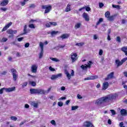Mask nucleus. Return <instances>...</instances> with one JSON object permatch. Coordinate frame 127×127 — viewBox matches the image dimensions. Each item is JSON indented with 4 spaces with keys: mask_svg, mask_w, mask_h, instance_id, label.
<instances>
[{
    "mask_svg": "<svg viewBox=\"0 0 127 127\" xmlns=\"http://www.w3.org/2000/svg\"><path fill=\"white\" fill-rule=\"evenodd\" d=\"M118 97H119V94L117 93L111 94L97 99L95 102V104L100 106L104 103H110V102H113L114 100H116Z\"/></svg>",
    "mask_w": 127,
    "mask_h": 127,
    "instance_id": "f257e3e1",
    "label": "nucleus"
},
{
    "mask_svg": "<svg viewBox=\"0 0 127 127\" xmlns=\"http://www.w3.org/2000/svg\"><path fill=\"white\" fill-rule=\"evenodd\" d=\"M51 90V88H49L47 91L40 88H31L30 89V93L32 94H37L38 95H45L48 94Z\"/></svg>",
    "mask_w": 127,
    "mask_h": 127,
    "instance_id": "f03ea898",
    "label": "nucleus"
},
{
    "mask_svg": "<svg viewBox=\"0 0 127 127\" xmlns=\"http://www.w3.org/2000/svg\"><path fill=\"white\" fill-rule=\"evenodd\" d=\"M4 90L5 92H6V93L13 92V91H15V87L13 86V87H9V88L3 87L0 89V94H3Z\"/></svg>",
    "mask_w": 127,
    "mask_h": 127,
    "instance_id": "7ed1b4c3",
    "label": "nucleus"
},
{
    "mask_svg": "<svg viewBox=\"0 0 127 127\" xmlns=\"http://www.w3.org/2000/svg\"><path fill=\"white\" fill-rule=\"evenodd\" d=\"M127 60V58H125L121 60V61H120V60H116L115 61V64L117 66V67L119 68L120 66H122V65H123V64H124V63H125V62H126Z\"/></svg>",
    "mask_w": 127,
    "mask_h": 127,
    "instance_id": "20e7f679",
    "label": "nucleus"
},
{
    "mask_svg": "<svg viewBox=\"0 0 127 127\" xmlns=\"http://www.w3.org/2000/svg\"><path fill=\"white\" fill-rule=\"evenodd\" d=\"M11 72L12 73V75L13 76V80L15 82L17 78H18V75H17V71L14 68H12L10 69Z\"/></svg>",
    "mask_w": 127,
    "mask_h": 127,
    "instance_id": "39448f33",
    "label": "nucleus"
},
{
    "mask_svg": "<svg viewBox=\"0 0 127 127\" xmlns=\"http://www.w3.org/2000/svg\"><path fill=\"white\" fill-rule=\"evenodd\" d=\"M42 9H46L45 11V13H48L50 12V10L52 9V6L51 5H43L42 6Z\"/></svg>",
    "mask_w": 127,
    "mask_h": 127,
    "instance_id": "423d86ee",
    "label": "nucleus"
},
{
    "mask_svg": "<svg viewBox=\"0 0 127 127\" xmlns=\"http://www.w3.org/2000/svg\"><path fill=\"white\" fill-rule=\"evenodd\" d=\"M64 73L66 75V77H67L68 80H70V79H71V76H74V72L73 70H72L70 74V73H69L68 70H67V69H64Z\"/></svg>",
    "mask_w": 127,
    "mask_h": 127,
    "instance_id": "0eeeda50",
    "label": "nucleus"
},
{
    "mask_svg": "<svg viewBox=\"0 0 127 127\" xmlns=\"http://www.w3.org/2000/svg\"><path fill=\"white\" fill-rule=\"evenodd\" d=\"M92 64H93V63L92 61H89L87 63V64H85V65L82 64L81 66V68L83 69V70H86L87 68H91V66L92 65Z\"/></svg>",
    "mask_w": 127,
    "mask_h": 127,
    "instance_id": "6e6552de",
    "label": "nucleus"
},
{
    "mask_svg": "<svg viewBox=\"0 0 127 127\" xmlns=\"http://www.w3.org/2000/svg\"><path fill=\"white\" fill-rule=\"evenodd\" d=\"M77 56H78V55H77L76 53H72L71 54V59L72 60V63H74V62H75V61H76L77 59Z\"/></svg>",
    "mask_w": 127,
    "mask_h": 127,
    "instance_id": "1a4fd4ad",
    "label": "nucleus"
},
{
    "mask_svg": "<svg viewBox=\"0 0 127 127\" xmlns=\"http://www.w3.org/2000/svg\"><path fill=\"white\" fill-rule=\"evenodd\" d=\"M62 77V73H59L58 74L53 75L51 77V80H56L58 78H61Z\"/></svg>",
    "mask_w": 127,
    "mask_h": 127,
    "instance_id": "9d476101",
    "label": "nucleus"
},
{
    "mask_svg": "<svg viewBox=\"0 0 127 127\" xmlns=\"http://www.w3.org/2000/svg\"><path fill=\"white\" fill-rule=\"evenodd\" d=\"M82 16L83 18L85 19V21H89L90 20V18L89 17V15H88V13L84 12L82 14Z\"/></svg>",
    "mask_w": 127,
    "mask_h": 127,
    "instance_id": "9b49d317",
    "label": "nucleus"
},
{
    "mask_svg": "<svg viewBox=\"0 0 127 127\" xmlns=\"http://www.w3.org/2000/svg\"><path fill=\"white\" fill-rule=\"evenodd\" d=\"M115 74V72H112L109 74L107 75V77L105 78L106 81H108V80H110V79H113L114 78V75Z\"/></svg>",
    "mask_w": 127,
    "mask_h": 127,
    "instance_id": "f8f14e48",
    "label": "nucleus"
},
{
    "mask_svg": "<svg viewBox=\"0 0 127 127\" xmlns=\"http://www.w3.org/2000/svg\"><path fill=\"white\" fill-rule=\"evenodd\" d=\"M95 79H98V76L97 75H91L84 78L85 81L87 80H95Z\"/></svg>",
    "mask_w": 127,
    "mask_h": 127,
    "instance_id": "ddd939ff",
    "label": "nucleus"
},
{
    "mask_svg": "<svg viewBox=\"0 0 127 127\" xmlns=\"http://www.w3.org/2000/svg\"><path fill=\"white\" fill-rule=\"evenodd\" d=\"M6 32L8 34H16L17 33V30H12V29L7 30Z\"/></svg>",
    "mask_w": 127,
    "mask_h": 127,
    "instance_id": "4468645a",
    "label": "nucleus"
},
{
    "mask_svg": "<svg viewBox=\"0 0 127 127\" xmlns=\"http://www.w3.org/2000/svg\"><path fill=\"white\" fill-rule=\"evenodd\" d=\"M108 88H109V82H106L103 83L102 85V89L105 91V90H107Z\"/></svg>",
    "mask_w": 127,
    "mask_h": 127,
    "instance_id": "2eb2a0df",
    "label": "nucleus"
},
{
    "mask_svg": "<svg viewBox=\"0 0 127 127\" xmlns=\"http://www.w3.org/2000/svg\"><path fill=\"white\" fill-rule=\"evenodd\" d=\"M121 115H122V116L124 117L126 116H127V111L126 109H122L120 111Z\"/></svg>",
    "mask_w": 127,
    "mask_h": 127,
    "instance_id": "dca6fc26",
    "label": "nucleus"
},
{
    "mask_svg": "<svg viewBox=\"0 0 127 127\" xmlns=\"http://www.w3.org/2000/svg\"><path fill=\"white\" fill-rule=\"evenodd\" d=\"M31 71L32 73H36L37 72V66H36V65L34 64L31 67Z\"/></svg>",
    "mask_w": 127,
    "mask_h": 127,
    "instance_id": "f3484780",
    "label": "nucleus"
},
{
    "mask_svg": "<svg viewBox=\"0 0 127 127\" xmlns=\"http://www.w3.org/2000/svg\"><path fill=\"white\" fill-rule=\"evenodd\" d=\"M84 127H94V125L91 122H86L84 123Z\"/></svg>",
    "mask_w": 127,
    "mask_h": 127,
    "instance_id": "a211bd4d",
    "label": "nucleus"
},
{
    "mask_svg": "<svg viewBox=\"0 0 127 127\" xmlns=\"http://www.w3.org/2000/svg\"><path fill=\"white\" fill-rule=\"evenodd\" d=\"M31 106H32L34 107V108H35L36 109H37L38 108V103L36 102L35 101L31 102L30 103Z\"/></svg>",
    "mask_w": 127,
    "mask_h": 127,
    "instance_id": "6ab92c4d",
    "label": "nucleus"
},
{
    "mask_svg": "<svg viewBox=\"0 0 127 127\" xmlns=\"http://www.w3.org/2000/svg\"><path fill=\"white\" fill-rule=\"evenodd\" d=\"M69 36L70 35H69V34H64L60 36V38H62L63 40V39H66L68 38Z\"/></svg>",
    "mask_w": 127,
    "mask_h": 127,
    "instance_id": "aec40b11",
    "label": "nucleus"
},
{
    "mask_svg": "<svg viewBox=\"0 0 127 127\" xmlns=\"http://www.w3.org/2000/svg\"><path fill=\"white\" fill-rule=\"evenodd\" d=\"M86 9V11H90L91 8L90 7H82L79 9V11L83 10V9Z\"/></svg>",
    "mask_w": 127,
    "mask_h": 127,
    "instance_id": "412c9836",
    "label": "nucleus"
},
{
    "mask_svg": "<svg viewBox=\"0 0 127 127\" xmlns=\"http://www.w3.org/2000/svg\"><path fill=\"white\" fill-rule=\"evenodd\" d=\"M8 3V0H4L0 3L1 6H4Z\"/></svg>",
    "mask_w": 127,
    "mask_h": 127,
    "instance_id": "4be33fe9",
    "label": "nucleus"
},
{
    "mask_svg": "<svg viewBox=\"0 0 127 127\" xmlns=\"http://www.w3.org/2000/svg\"><path fill=\"white\" fill-rule=\"evenodd\" d=\"M65 11L66 12H68L69 11H71V5L68 4L66 7L65 8Z\"/></svg>",
    "mask_w": 127,
    "mask_h": 127,
    "instance_id": "5701e85b",
    "label": "nucleus"
},
{
    "mask_svg": "<svg viewBox=\"0 0 127 127\" xmlns=\"http://www.w3.org/2000/svg\"><path fill=\"white\" fill-rule=\"evenodd\" d=\"M27 26L26 25H25L24 27V33H23L22 34H21V35H24V34H26V33H28V32H27Z\"/></svg>",
    "mask_w": 127,
    "mask_h": 127,
    "instance_id": "b1692460",
    "label": "nucleus"
},
{
    "mask_svg": "<svg viewBox=\"0 0 127 127\" xmlns=\"http://www.w3.org/2000/svg\"><path fill=\"white\" fill-rule=\"evenodd\" d=\"M115 17H116V15L110 16L107 19L109 21H114Z\"/></svg>",
    "mask_w": 127,
    "mask_h": 127,
    "instance_id": "393cba45",
    "label": "nucleus"
},
{
    "mask_svg": "<svg viewBox=\"0 0 127 127\" xmlns=\"http://www.w3.org/2000/svg\"><path fill=\"white\" fill-rule=\"evenodd\" d=\"M81 23H77L74 26L75 29H78V28H80V27H81Z\"/></svg>",
    "mask_w": 127,
    "mask_h": 127,
    "instance_id": "a878e982",
    "label": "nucleus"
},
{
    "mask_svg": "<svg viewBox=\"0 0 127 127\" xmlns=\"http://www.w3.org/2000/svg\"><path fill=\"white\" fill-rule=\"evenodd\" d=\"M111 16V13L110 12V11H107V12H106L105 13V17H106V18H108Z\"/></svg>",
    "mask_w": 127,
    "mask_h": 127,
    "instance_id": "bb28decb",
    "label": "nucleus"
},
{
    "mask_svg": "<svg viewBox=\"0 0 127 127\" xmlns=\"http://www.w3.org/2000/svg\"><path fill=\"white\" fill-rule=\"evenodd\" d=\"M103 21H104V19H103L102 18H99V20L96 23V25H99V24H100V23H102V22H103Z\"/></svg>",
    "mask_w": 127,
    "mask_h": 127,
    "instance_id": "cd10ccee",
    "label": "nucleus"
},
{
    "mask_svg": "<svg viewBox=\"0 0 127 127\" xmlns=\"http://www.w3.org/2000/svg\"><path fill=\"white\" fill-rule=\"evenodd\" d=\"M112 7L114 8H117V9H121V6L119 5H115V4H112Z\"/></svg>",
    "mask_w": 127,
    "mask_h": 127,
    "instance_id": "c85d7f7f",
    "label": "nucleus"
},
{
    "mask_svg": "<svg viewBox=\"0 0 127 127\" xmlns=\"http://www.w3.org/2000/svg\"><path fill=\"white\" fill-rule=\"evenodd\" d=\"M28 0H24L23 1H21L20 3H21L22 6L25 5V3H26V2H27V1H28Z\"/></svg>",
    "mask_w": 127,
    "mask_h": 127,
    "instance_id": "c756f323",
    "label": "nucleus"
},
{
    "mask_svg": "<svg viewBox=\"0 0 127 127\" xmlns=\"http://www.w3.org/2000/svg\"><path fill=\"white\" fill-rule=\"evenodd\" d=\"M58 31H52L51 32V35H52V36H53L54 35H56V34H57V33H58Z\"/></svg>",
    "mask_w": 127,
    "mask_h": 127,
    "instance_id": "7c9ffc66",
    "label": "nucleus"
},
{
    "mask_svg": "<svg viewBox=\"0 0 127 127\" xmlns=\"http://www.w3.org/2000/svg\"><path fill=\"white\" fill-rule=\"evenodd\" d=\"M29 84L33 87H35V86H36V82L34 81H30Z\"/></svg>",
    "mask_w": 127,
    "mask_h": 127,
    "instance_id": "2f4dec72",
    "label": "nucleus"
},
{
    "mask_svg": "<svg viewBox=\"0 0 127 127\" xmlns=\"http://www.w3.org/2000/svg\"><path fill=\"white\" fill-rule=\"evenodd\" d=\"M50 59L51 60H52V61H54L55 62H58V61H59V60L55 58H52L51 57L50 58Z\"/></svg>",
    "mask_w": 127,
    "mask_h": 127,
    "instance_id": "473e14b6",
    "label": "nucleus"
},
{
    "mask_svg": "<svg viewBox=\"0 0 127 127\" xmlns=\"http://www.w3.org/2000/svg\"><path fill=\"white\" fill-rule=\"evenodd\" d=\"M43 57V51H41L40 54H39V59H41Z\"/></svg>",
    "mask_w": 127,
    "mask_h": 127,
    "instance_id": "72a5a7b5",
    "label": "nucleus"
},
{
    "mask_svg": "<svg viewBox=\"0 0 127 127\" xmlns=\"http://www.w3.org/2000/svg\"><path fill=\"white\" fill-rule=\"evenodd\" d=\"M10 120L15 122L16 121H17V118L15 116H12V117H10Z\"/></svg>",
    "mask_w": 127,
    "mask_h": 127,
    "instance_id": "f704fd0d",
    "label": "nucleus"
},
{
    "mask_svg": "<svg viewBox=\"0 0 127 127\" xmlns=\"http://www.w3.org/2000/svg\"><path fill=\"white\" fill-rule=\"evenodd\" d=\"M122 51L124 52L125 53L127 51V47H124L121 49Z\"/></svg>",
    "mask_w": 127,
    "mask_h": 127,
    "instance_id": "c9c22d12",
    "label": "nucleus"
},
{
    "mask_svg": "<svg viewBox=\"0 0 127 127\" xmlns=\"http://www.w3.org/2000/svg\"><path fill=\"white\" fill-rule=\"evenodd\" d=\"M36 6L35 5V4H30L29 8H35Z\"/></svg>",
    "mask_w": 127,
    "mask_h": 127,
    "instance_id": "e433bc0d",
    "label": "nucleus"
},
{
    "mask_svg": "<svg viewBox=\"0 0 127 127\" xmlns=\"http://www.w3.org/2000/svg\"><path fill=\"white\" fill-rule=\"evenodd\" d=\"M79 107L76 106H72L71 107V111H75V110H77Z\"/></svg>",
    "mask_w": 127,
    "mask_h": 127,
    "instance_id": "4c0bfd02",
    "label": "nucleus"
},
{
    "mask_svg": "<svg viewBox=\"0 0 127 127\" xmlns=\"http://www.w3.org/2000/svg\"><path fill=\"white\" fill-rule=\"evenodd\" d=\"M51 25H53L54 26H56L57 25V22H50Z\"/></svg>",
    "mask_w": 127,
    "mask_h": 127,
    "instance_id": "58836bf2",
    "label": "nucleus"
},
{
    "mask_svg": "<svg viewBox=\"0 0 127 127\" xmlns=\"http://www.w3.org/2000/svg\"><path fill=\"white\" fill-rule=\"evenodd\" d=\"M75 45L76 46H83V45H84V43H76Z\"/></svg>",
    "mask_w": 127,
    "mask_h": 127,
    "instance_id": "ea45409f",
    "label": "nucleus"
},
{
    "mask_svg": "<svg viewBox=\"0 0 127 127\" xmlns=\"http://www.w3.org/2000/svg\"><path fill=\"white\" fill-rule=\"evenodd\" d=\"M40 47H41V51H43V43L41 42L40 43Z\"/></svg>",
    "mask_w": 127,
    "mask_h": 127,
    "instance_id": "a19ab883",
    "label": "nucleus"
},
{
    "mask_svg": "<svg viewBox=\"0 0 127 127\" xmlns=\"http://www.w3.org/2000/svg\"><path fill=\"white\" fill-rule=\"evenodd\" d=\"M51 124L53 126H56V122H55V120H52L51 121Z\"/></svg>",
    "mask_w": 127,
    "mask_h": 127,
    "instance_id": "79ce46f5",
    "label": "nucleus"
},
{
    "mask_svg": "<svg viewBox=\"0 0 127 127\" xmlns=\"http://www.w3.org/2000/svg\"><path fill=\"white\" fill-rule=\"evenodd\" d=\"M29 27H30V28H35V26H34V24H31L29 25Z\"/></svg>",
    "mask_w": 127,
    "mask_h": 127,
    "instance_id": "37998d69",
    "label": "nucleus"
},
{
    "mask_svg": "<svg viewBox=\"0 0 127 127\" xmlns=\"http://www.w3.org/2000/svg\"><path fill=\"white\" fill-rule=\"evenodd\" d=\"M116 41L119 42V43H121V37L118 36L116 39Z\"/></svg>",
    "mask_w": 127,
    "mask_h": 127,
    "instance_id": "c03bdc74",
    "label": "nucleus"
},
{
    "mask_svg": "<svg viewBox=\"0 0 127 127\" xmlns=\"http://www.w3.org/2000/svg\"><path fill=\"white\" fill-rule=\"evenodd\" d=\"M58 105L59 107H62L63 106V103L62 102H59Z\"/></svg>",
    "mask_w": 127,
    "mask_h": 127,
    "instance_id": "a18cd8bd",
    "label": "nucleus"
},
{
    "mask_svg": "<svg viewBox=\"0 0 127 127\" xmlns=\"http://www.w3.org/2000/svg\"><path fill=\"white\" fill-rule=\"evenodd\" d=\"M27 82H24L22 85V87H23V88H24V87H26V86H27Z\"/></svg>",
    "mask_w": 127,
    "mask_h": 127,
    "instance_id": "49530a36",
    "label": "nucleus"
},
{
    "mask_svg": "<svg viewBox=\"0 0 127 127\" xmlns=\"http://www.w3.org/2000/svg\"><path fill=\"white\" fill-rule=\"evenodd\" d=\"M24 38H23V37L18 38L17 39V40H18V41H19V42H20L21 41H22L23 40Z\"/></svg>",
    "mask_w": 127,
    "mask_h": 127,
    "instance_id": "de8ad7c7",
    "label": "nucleus"
},
{
    "mask_svg": "<svg viewBox=\"0 0 127 127\" xmlns=\"http://www.w3.org/2000/svg\"><path fill=\"white\" fill-rule=\"evenodd\" d=\"M46 27H50L51 26V23H50V22L49 23H47L46 24Z\"/></svg>",
    "mask_w": 127,
    "mask_h": 127,
    "instance_id": "09e8293b",
    "label": "nucleus"
},
{
    "mask_svg": "<svg viewBox=\"0 0 127 127\" xmlns=\"http://www.w3.org/2000/svg\"><path fill=\"white\" fill-rule=\"evenodd\" d=\"M110 111L111 112L113 116H115V115H116V111L114 110H111Z\"/></svg>",
    "mask_w": 127,
    "mask_h": 127,
    "instance_id": "8fccbe9b",
    "label": "nucleus"
},
{
    "mask_svg": "<svg viewBox=\"0 0 127 127\" xmlns=\"http://www.w3.org/2000/svg\"><path fill=\"white\" fill-rule=\"evenodd\" d=\"M99 7L100 8H102V7H103V6H104V3H103L102 2H99Z\"/></svg>",
    "mask_w": 127,
    "mask_h": 127,
    "instance_id": "3c124183",
    "label": "nucleus"
},
{
    "mask_svg": "<svg viewBox=\"0 0 127 127\" xmlns=\"http://www.w3.org/2000/svg\"><path fill=\"white\" fill-rule=\"evenodd\" d=\"M64 47H65V45H59L58 47H57V48H64Z\"/></svg>",
    "mask_w": 127,
    "mask_h": 127,
    "instance_id": "603ef678",
    "label": "nucleus"
},
{
    "mask_svg": "<svg viewBox=\"0 0 127 127\" xmlns=\"http://www.w3.org/2000/svg\"><path fill=\"white\" fill-rule=\"evenodd\" d=\"M103 51H102V50H100L99 52V55H100V56H101V55H103Z\"/></svg>",
    "mask_w": 127,
    "mask_h": 127,
    "instance_id": "864d4df0",
    "label": "nucleus"
},
{
    "mask_svg": "<svg viewBox=\"0 0 127 127\" xmlns=\"http://www.w3.org/2000/svg\"><path fill=\"white\" fill-rule=\"evenodd\" d=\"M25 48H28V47H29V43H27L26 44H25L24 45Z\"/></svg>",
    "mask_w": 127,
    "mask_h": 127,
    "instance_id": "5fc2aeb1",
    "label": "nucleus"
},
{
    "mask_svg": "<svg viewBox=\"0 0 127 127\" xmlns=\"http://www.w3.org/2000/svg\"><path fill=\"white\" fill-rule=\"evenodd\" d=\"M6 74H7V71H6V70L3 71L1 73V75H6Z\"/></svg>",
    "mask_w": 127,
    "mask_h": 127,
    "instance_id": "6e6d98bb",
    "label": "nucleus"
},
{
    "mask_svg": "<svg viewBox=\"0 0 127 127\" xmlns=\"http://www.w3.org/2000/svg\"><path fill=\"white\" fill-rule=\"evenodd\" d=\"M7 27H6V26H5L2 29L1 31L2 32H3V31H5V30H6V29H7Z\"/></svg>",
    "mask_w": 127,
    "mask_h": 127,
    "instance_id": "4d7b16f0",
    "label": "nucleus"
},
{
    "mask_svg": "<svg viewBox=\"0 0 127 127\" xmlns=\"http://www.w3.org/2000/svg\"><path fill=\"white\" fill-rule=\"evenodd\" d=\"M11 24H12V23L10 22L8 24H7V25H6L5 26H6V27L7 28H8V27H9V26H10V25H11Z\"/></svg>",
    "mask_w": 127,
    "mask_h": 127,
    "instance_id": "13d9d810",
    "label": "nucleus"
},
{
    "mask_svg": "<svg viewBox=\"0 0 127 127\" xmlns=\"http://www.w3.org/2000/svg\"><path fill=\"white\" fill-rule=\"evenodd\" d=\"M119 126L120 127H125V126H124V122H121Z\"/></svg>",
    "mask_w": 127,
    "mask_h": 127,
    "instance_id": "bf43d9fd",
    "label": "nucleus"
},
{
    "mask_svg": "<svg viewBox=\"0 0 127 127\" xmlns=\"http://www.w3.org/2000/svg\"><path fill=\"white\" fill-rule=\"evenodd\" d=\"M2 41L3 42H5L6 41H7V38H3L2 39Z\"/></svg>",
    "mask_w": 127,
    "mask_h": 127,
    "instance_id": "052dcab7",
    "label": "nucleus"
},
{
    "mask_svg": "<svg viewBox=\"0 0 127 127\" xmlns=\"http://www.w3.org/2000/svg\"><path fill=\"white\" fill-rule=\"evenodd\" d=\"M93 39L94 40H96V39H98V36H97V35H94Z\"/></svg>",
    "mask_w": 127,
    "mask_h": 127,
    "instance_id": "680f3d73",
    "label": "nucleus"
},
{
    "mask_svg": "<svg viewBox=\"0 0 127 127\" xmlns=\"http://www.w3.org/2000/svg\"><path fill=\"white\" fill-rule=\"evenodd\" d=\"M59 100L60 101H62V100H66V97H62Z\"/></svg>",
    "mask_w": 127,
    "mask_h": 127,
    "instance_id": "e2e57ef3",
    "label": "nucleus"
},
{
    "mask_svg": "<svg viewBox=\"0 0 127 127\" xmlns=\"http://www.w3.org/2000/svg\"><path fill=\"white\" fill-rule=\"evenodd\" d=\"M0 9L1 10H3V11H6V10H7V8L3 7H1Z\"/></svg>",
    "mask_w": 127,
    "mask_h": 127,
    "instance_id": "0e129e2a",
    "label": "nucleus"
},
{
    "mask_svg": "<svg viewBox=\"0 0 127 127\" xmlns=\"http://www.w3.org/2000/svg\"><path fill=\"white\" fill-rule=\"evenodd\" d=\"M49 69L50 70V71H52V72H53V71H55V69L52 68L51 66L49 67Z\"/></svg>",
    "mask_w": 127,
    "mask_h": 127,
    "instance_id": "69168bd1",
    "label": "nucleus"
},
{
    "mask_svg": "<svg viewBox=\"0 0 127 127\" xmlns=\"http://www.w3.org/2000/svg\"><path fill=\"white\" fill-rule=\"evenodd\" d=\"M77 97L79 99H83V97L81 95H80L79 94H77Z\"/></svg>",
    "mask_w": 127,
    "mask_h": 127,
    "instance_id": "338daca9",
    "label": "nucleus"
},
{
    "mask_svg": "<svg viewBox=\"0 0 127 127\" xmlns=\"http://www.w3.org/2000/svg\"><path fill=\"white\" fill-rule=\"evenodd\" d=\"M123 73H124L125 77H126V78H127V71H124L123 72Z\"/></svg>",
    "mask_w": 127,
    "mask_h": 127,
    "instance_id": "774afa93",
    "label": "nucleus"
}]
</instances>
